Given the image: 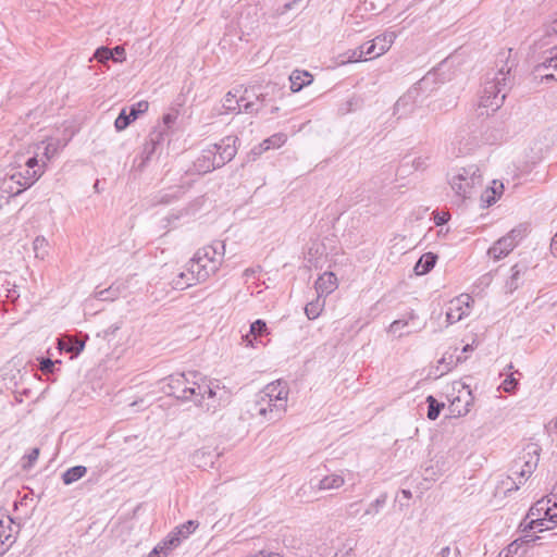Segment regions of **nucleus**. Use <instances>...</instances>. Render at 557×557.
Returning a JSON list of instances; mask_svg holds the SVG:
<instances>
[{
    "instance_id": "nucleus-1",
    "label": "nucleus",
    "mask_w": 557,
    "mask_h": 557,
    "mask_svg": "<svg viewBox=\"0 0 557 557\" xmlns=\"http://www.w3.org/2000/svg\"><path fill=\"white\" fill-rule=\"evenodd\" d=\"M224 255L225 245L223 242H215L199 248L186 263L185 271H182L173 281L175 288L185 289L207 281L219 271Z\"/></svg>"
},
{
    "instance_id": "nucleus-2",
    "label": "nucleus",
    "mask_w": 557,
    "mask_h": 557,
    "mask_svg": "<svg viewBox=\"0 0 557 557\" xmlns=\"http://www.w3.org/2000/svg\"><path fill=\"white\" fill-rule=\"evenodd\" d=\"M289 388L285 381L276 380L269 383L257 394L253 403V414L263 422L281 420L287 410Z\"/></svg>"
},
{
    "instance_id": "nucleus-3",
    "label": "nucleus",
    "mask_w": 557,
    "mask_h": 557,
    "mask_svg": "<svg viewBox=\"0 0 557 557\" xmlns=\"http://www.w3.org/2000/svg\"><path fill=\"white\" fill-rule=\"evenodd\" d=\"M502 54L505 55V53ZM504 58L506 60V64L495 73L491 81L485 83L482 95L480 96L479 108L485 109L486 115L494 113L503 106L506 92L511 83L509 74L513 63L508 65V57ZM480 114L483 115L484 112H481Z\"/></svg>"
},
{
    "instance_id": "nucleus-4",
    "label": "nucleus",
    "mask_w": 557,
    "mask_h": 557,
    "mask_svg": "<svg viewBox=\"0 0 557 557\" xmlns=\"http://www.w3.org/2000/svg\"><path fill=\"white\" fill-rule=\"evenodd\" d=\"M557 524V500L542 498L537 500L527 513L520 527L523 532H543Z\"/></svg>"
},
{
    "instance_id": "nucleus-5",
    "label": "nucleus",
    "mask_w": 557,
    "mask_h": 557,
    "mask_svg": "<svg viewBox=\"0 0 557 557\" xmlns=\"http://www.w3.org/2000/svg\"><path fill=\"white\" fill-rule=\"evenodd\" d=\"M193 383L196 385L193 401L206 411L215 412L228 403V393L224 387H220L218 381L201 379L200 382Z\"/></svg>"
},
{
    "instance_id": "nucleus-6",
    "label": "nucleus",
    "mask_w": 557,
    "mask_h": 557,
    "mask_svg": "<svg viewBox=\"0 0 557 557\" xmlns=\"http://www.w3.org/2000/svg\"><path fill=\"white\" fill-rule=\"evenodd\" d=\"M449 185L461 200L470 198L482 185L480 168L474 163L456 168L450 174Z\"/></svg>"
},
{
    "instance_id": "nucleus-7",
    "label": "nucleus",
    "mask_w": 557,
    "mask_h": 557,
    "mask_svg": "<svg viewBox=\"0 0 557 557\" xmlns=\"http://www.w3.org/2000/svg\"><path fill=\"white\" fill-rule=\"evenodd\" d=\"M197 373H174L164 379L166 384L162 387L168 395L175 396L181 400H193L195 396Z\"/></svg>"
},
{
    "instance_id": "nucleus-8",
    "label": "nucleus",
    "mask_w": 557,
    "mask_h": 557,
    "mask_svg": "<svg viewBox=\"0 0 557 557\" xmlns=\"http://www.w3.org/2000/svg\"><path fill=\"white\" fill-rule=\"evenodd\" d=\"M248 89H245L243 95H239V89L228 91L223 100V109L226 113H239L242 111L253 114L258 113L260 107L257 102L261 101L262 95H256V101L250 100Z\"/></svg>"
},
{
    "instance_id": "nucleus-9",
    "label": "nucleus",
    "mask_w": 557,
    "mask_h": 557,
    "mask_svg": "<svg viewBox=\"0 0 557 557\" xmlns=\"http://www.w3.org/2000/svg\"><path fill=\"white\" fill-rule=\"evenodd\" d=\"M525 234L527 226L519 225L512 228L508 234L494 243V245L487 251L488 256L495 261L507 257L519 244V242L525 236Z\"/></svg>"
},
{
    "instance_id": "nucleus-10",
    "label": "nucleus",
    "mask_w": 557,
    "mask_h": 557,
    "mask_svg": "<svg viewBox=\"0 0 557 557\" xmlns=\"http://www.w3.org/2000/svg\"><path fill=\"white\" fill-rule=\"evenodd\" d=\"M472 302L473 299L468 294H461L458 297L451 299L448 304L446 312L447 322L453 324L468 315L470 313Z\"/></svg>"
},
{
    "instance_id": "nucleus-11",
    "label": "nucleus",
    "mask_w": 557,
    "mask_h": 557,
    "mask_svg": "<svg viewBox=\"0 0 557 557\" xmlns=\"http://www.w3.org/2000/svg\"><path fill=\"white\" fill-rule=\"evenodd\" d=\"M236 141L237 137L226 136L220 143L211 145L218 166H223L236 156Z\"/></svg>"
},
{
    "instance_id": "nucleus-12",
    "label": "nucleus",
    "mask_w": 557,
    "mask_h": 557,
    "mask_svg": "<svg viewBox=\"0 0 557 557\" xmlns=\"http://www.w3.org/2000/svg\"><path fill=\"white\" fill-rule=\"evenodd\" d=\"M397 35L394 32H386L376 36L373 40L364 44L366 54L372 58H377L387 52L394 44Z\"/></svg>"
},
{
    "instance_id": "nucleus-13",
    "label": "nucleus",
    "mask_w": 557,
    "mask_h": 557,
    "mask_svg": "<svg viewBox=\"0 0 557 557\" xmlns=\"http://www.w3.org/2000/svg\"><path fill=\"white\" fill-rule=\"evenodd\" d=\"M522 459L523 465L521 466V469L515 472V474L518 475L519 484L527 480L536 469L540 459L539 447L534 444L528 445Z\"/></svg>"
},
{
    "instance_id": "nucleus-14",
    "label": "nucleus",
    "mask_w": 557,
    "mask_h": 557,
    "mask_svg": "<svg viewBox=\"0 0 557 557\" xmlns=\"http://www.w3.org/2000/svg\"><path fill=\"white\" fill-rule=\"evenodd\" d=\"M338 287L337 277L333 272H324L315 283L314 288L319 298H324L332 294Z\"/></svg>"
},
{
    "instance_id": "nucleus-15",
    "label": "nucleus",
    "mask_w": 557,
    "mask_h": 557,
    "mask_svg": "<svg viewBox=\"0 0 557 557\" xmlns=\"http://www.w3.org/2000/svg\"><path fill=\"white\" fill-rule=\"evenodd\" d=\"M258 14L255 8H249L246 13H243L238 20V26L242 32L240 39L245 36H250L258 27Z\"/></svg>"
},
{
    "instance_id": "nucleus-16",
    "label": "nucleus",
    "mask_w": 557,
    "mask_h": 557,
    "mask_svg": "<svg viewBox=\"0 0 557 557\" xmlns=\"http://www.w3.org/2000/svg\"><path fill=\"white\" fill-rule=\"evenodd\" d=\"M458 348H455L453 351H446L443 357L437 361V366L435 367V376L441 377L444 374L448 373L457 363L462 362L460 356H455Z\"/></svg>"
},
{
    "instance_id": "nucleus-17",
    "label": "nucleus",
    "mask_w": 557,
    "mask_h": 557,
    "mask_svg": "<svg viewBox=\"0 0 557 557\" xmlns=\"http://www.w3.org/2000/svg\"><path fill=\"white\" fill-rule=\"evenodd\" d=\"M219 168L220 166L216 164L215 154L212 151L211 146L203 149L201 154L195 161V169L199 173H208Z\"/></svg>"
},
{
    "instance_id": "nucleus-18",
    "label": "nucleus",
    "mask_w": 557,
    "mask_h": 557,
    "mask_svg": "<svg viewBox=\"0 0 557 557\" xmlns=\"http://www.w3.org/2000/svg\"><path fill=\"white\" fill-rule=\"evenodd\" d=\"M42 174L44 171H30L25 169L24 171L13 173V176L15 177L16 185L26 189L33 186Z\"/></svg>"
},
{
    "instance_id": "nucleus-19",
    "label": "nucleus",
    "mask_w": 557,
    "mask_h": 557,
    "mask_svg": "<svg viewBox=\"0 0 557 557\" xmlns=\"http://www.w3.org/2000/svg\"><path fill=\"white\" fill-rule=\"evenodd\" d=\"M504 191V184L499 181H493L492 186L487 187L481 195V201L485 207H490L497 201Z\"/></svg>"
},
{
    "instance_id": "nucleus-20",
    "label": "nucleus",
    "mask_w": 557,
    "mask_h": 557,
    "mask_svg": "<svg viewBox=\"0 0 557 557\" xmlns=\"http://www.w3.org/2000/svg\"><path fill=\"white\" fill-rule=\"evenodd\" d=\"M289 81L292 91L297 92L312 82V75L307 71L295 70L292 72Z\"/></svg>"
},
{
    "instance_id": "nucleus-21",
    "label": "nucleus",
    "mask_w": 557,
    "mask_h": 557,
    "mask_svg": "<svg viewBox=\"0 0 557 557\" xmlns=\"http://www.w3.org/2000/svg\"><path fill=\"white\" fill-rule=\"evenodd\" d=\"M344 484H345V479L343 475H341L338 473H332V474L325 475L318 482L317 490L318 491L337 490V488L342 487Z\"/></svg>"
},
{
    "instance_id": "nucleus-22",
    "label": "nucleus",
    "mask_w": 557,
    "mask_h": 557,
    "mask_svg": "<svg viewBox=\"0 0 557 557\" xmlns=\"http://www.w3.org/2000/svg\"><path fill=\"white\" fill-rule=\"evenodd\" d=\"M11 523V519H8L7 525L2 520H0V555L5 553L8 548L14 543Z\"/></svg>"
},
{
    "instance_id": "nucleus-23",
    "label": "nucleus",
    "mask_w": 557,
    "mask_h": 557,
    "mask_svg": "<svg viewBox=\"0 0 557 557\" xmlns=\"http://www.w3.org/2000/svg\"><path fill=\"white\" fill-rule=\"evenodd\" d=\"M437 256L433 252H426L420 257L414 265V273L417 275H424L429 273L435 265Z\"/></svg>"
},
{
    "instance_id": "nucleus-24",
    "label": "nucleus",
    "mask_w": 557,
    "mask_h": 557,
    "mask_svg": "<svg viewBox=\"0 0 557 557\" xmlns=\"http://www.w3.org/2000/svg\"><path fill=\"white\" fill-rule=\"evenodd\" d=\"M287 140V136L283 133H277L272 135L271 137L264 139L259 148L258 151L256 149L252 150V153L256 156H259L262 151L269 150L270 148H280L285 144Z\"/></svg>"
},
{
    "instance_id": "nucleus-25",
    "label": "nucleus",
    "mask_w": 557,
    "mask_h": 557,
    "mask_svg": "<svg viewBox=\"0 0 557 557\" xmlns=\"http://www.w3.org/2000/svg\"><path fill=\"white\" fill-rule=\"evenodd\" d=\"M537 537H533L529 534H525L523 539L515 540L510 543L507 548L504 550V557H515L519 555V550L522 549V553L525 552L523 548L524 544L534 543Z\"/></svg>"
},
{
    "instance_id": "nucleus-26",
    "label": "nucleus",
    "mask_w": 557,
    "mask_h": 557,
    "mask_svg": "<svg viewBox=\"0 0 557 557\" xmlns=\"http://www.w3.org/2000/svg\"><path fill=\"white\" fill-rule=\"evenodd\" d=\"M528 267L524 264H515L511 268V276L506 282V288L508 292L512 293L519 287V280L522 274L525 273Z\"/></svg>"
},
{
    "instance_id": "nucleus-27",
    "label": "nucleus",
    "mask_w": 557,
    "mask_h": 557,
    "mask_svg": "<svg viewBox=\"0 0 557 557\" xmlns=\"http://www.w3.org/2000/svg\"><path fill=\"white\" fill-rule=\"evenodd\" d=\"M324 306H325L324 298H319V296L317 295V298L314 300L310 301L309 304H307L305 307V313H306L307 318L309 320L317 319L323 311Z\"/></svg>"
},
{
    "instance_id": "nucleus-28",
    "label": "nucleus",
    "mask_w": 557,
    "mask_h": 557,
    "mask_svg": "<svg viewBox=\"0 0 557 557\" xmlns=\"http://www.w3.org/2000/svg\"><path fill=\"white\" fill-rule=\"evenodd\" d=\"M86 472L87 468L84 466L72 467L62 474L63 483L70 485L82 479L86 474Z\"/></svg>"
},
{
    "instance_id": "nucleus-29",
    "label": "nucleus",
    "mask_w": 557,
    "mask_h": 557,
    "mask_svg": "<svg viewBox=\"0 0 557 557\" xmlns=\"http://www.w3.org/2000/svg\"><path fill=\"white\" fill-rule=\"evenodd\" d=\"M160 134L150 135V138L144 145L141 162L139 163V169H143L146 163L150 160L151 156L156 150V146L158 144Z\"/></svg>"
},
{
    "instance_id": "nucleus-30",
    "label": "nucleus",
    "mask_w": 557,
    "mask_h": 557,
    "mask_svg": "<svg viewBox=\"0 0 557 557\" xmlns=\"http://www.w3.org/2000/svg\"><path fill=\"white\" fill-rule=\"evenodd\" d=\"M554 54L548 58L545 62L539 65V70L546 69L552 70V73H546L543 75L545 79H557V49H554Z\"/></svg>"
},
{
    "instance_id": "nucleus-31",
    "label": "nucleus",
    "mask_w": 557,
    "mask_h": 557,
    "mask_svg": "<svg viewBox=\"0 0 557 557\" xmlns=\"http://www.w3.org/2000/svg\"><path fill=\"white\" fill-rule=\"evenodd\" d=\"M0 189L4 193L10 194L11 196L20 195L24 189L16 185L15 177L12 175L4 177L1 181Z\"/></svg>"
},
{
    "instance_id": "nucleus-32",
    "label": "nucleus",
    "mask_w": 557,
    "mask_h": 557,
    "mask_svg": "<svg viewBox=\"0 0 557 557\" xmlns=\"http://www.w3.org/2000/svg\"><path fill=\"white\" fill-rule=\"evenodd\" d=\"M429 404L428 408V418L430 420H435L440 416L441 409L444 407V404L438 403L433 396H429L426 398Z\"/></svg>"
},
{
    "instance_id": "nucleus-33",
    "label": "nucleus",
    "mask_w": 557,
    "mask_h": 557,
    "mask_svg": "<svg viewBox=\"0 0 557 557\" xmlns=\"http://www.w3.org/2000/svg\"><path fill=\"white\" fill-rule=\"evenodd\" d=\"M386 500H387L386 494H382L381 496H379L374 502H372L369 505V507L364 511V515L366 516L377 515L381 511V509L385 506Z\"/></svg>"
},
{
    "instance_id": "nucleus-34",
    "label": "nucleus",
    "mask_w": 557,
    "mask_h": 557,
    "mask_svg": "<svg viewBox=\"0 0 557 557\" xmlns=\"http://www.w3.org/2000/svg\"><path fill=\"white\" fill-rule=\"evenodd\" d=\"M199 523L195 520H188L187 522L178 525L175 531L177 534H180L183 539H186L189 534H191L197 528Z\"/></svg>"
},
{
    "instance_id": "nucleus-35",
    "label": "nucleus",
    "mask_w": 557,
    "mask_h": 557,
    "mask_svg": "<svg viewBox=\"0 0 557 557\" xmlns=\"http://www.w3.org/2000/svg\"><path fill=\"white\" fill-rule=\"evenodd\" d=\"M346 54L348 55L347 60H343L342 64H345V63H348V62H359V61L362 60L363 55H367L366 54V47L364 46H360L357 49L349 50Z\"/></svg>"
},
{
    "instance_id": "nucleus-36",
    "label": "nucleus",
    "mask_w": 557,
    "mask_h": 557,
    "mask_svg": "<svg viewBox=\"0 0 557 557\" xmlns=\"http://www.w3.org/2000/svg\"><path fill=\"white\" fill-rule=\"evenodd\" d=\"M48 246V243L46 240L45 237L42 236H37L34 242H33V248H34V251L36 253V257L37 258H41L44 259L45 257V253H46V247Z\"/></svg>"
},
{
    "instance_id": "nucleus-37",
    "label": "nucleus",
    "mask_w": 557,
    "mask_h": 557,
    "mask_svg": "<svg viewBox=\"0 0 557 557\" xmlns=\"http://www.w3.org/2000/svg\"><path fill=\"white\" fill-rule=\"evenodd\" d=\"M148 108L149 103L145 100H141L129 108L128 114L131 119L135 121L138 117V115L145 113L148 110Z\"/></svg>"
},
{
    "instance_id": "nucleus-38",
    "label": "nucleus",
    "mask_w": 557,
    "mask_h": 557,
    "mask_svg": "<svg viewBox=\"0 0 557 557\" xmlns=\"http://www.w3.org/2000/svg\"><path fill=\"white\" fill-rule=\"evenodd\" d=\"M134 120L131 119L129 114L126 112V110H122V112L119 114V116L116 117L115 122H114V126L117 131H123L125 129L129 124L131 122H133Z\"/></svg>"
},
{
    "instance_id": "nucleus-39",
    "label": "nucleus",
    "mask_w": 557,
    "mask_h": 557,
    "mask_svg": "<svg viewBox=\"0 0 557 557\" xmlns=\"http://www.w3.org/2000/svg\"><path fill=\"white\" fill-rule=\"evenodd\" d=\"M95 59L101 63H106L109 60H113V51L107 47H100L94 54Z\"/></svg>"
},
{
    "instance_id": "nucleus-40",
    "label": "nucleus",
    "mask_w": 557,
    "mask_h": 557,
    "mask_svg": "<svg viewBox=\"0 0 557 557\" xmlns=\"http://www.w3.org/2000/svg\"><path fill=\"white\" fill-rule=\"evenodd\" d=\"M429 156H418L412 159L411 165L416 171H424L429 165Z\"/></svg>"
},
{
    "instance_id": "nucleus-41",
    "label": "nucleus",
    "mask_w": 557,
    "mask_h": 557,
    "mask_svg": "<svg viewBox=\"0 0 557 557\" xmlns=\"http://www.w3.org/2000/svg\"><path fill=\"white\" fill-rule=\"evenodd\" d=\"M267 331V324L263 320H256L250 325V335H252L255 338L258 336H261Z\"/></svg>"
},
{
    "instance_id": "nucleus-42",
    "label": "nucleus",
    "mask_w": 557,
    "mask_h": 557,
    "mask_svg": "<svg viewBox=\"0 0 557 557\" xmlns=\"http://www.w3.org/2000/svg\"><path fill=\"white\" fill-rule=\"evenodd\" d=\"M181 537L182 536L177 534L176 531H174L164 539V545H168V547H172V549H174L180 545Z\"/></svg>"
},
{
    "instance_id": "nucleus-43",
    "label": "nucleus",
    "mask_w": 557,
    "mask_h": 557,
    "mask_svg": "<svg viewBox=\"0 0 557 557\" xmlns=\"http://www.w3.org/2000/svg\"><path fill=\"white\" fill-rule=\"evenodd\" d=\"M408 324L407 321H404V320H396L394 321L389 327H388V332L389 333H393V334H397L398 333V336H401L403 334L400 333V330L404 329L406 325Z\"/></svg>"
},
{
    "instance_id": "nucleus-44",
    "label": "nucleus",
    "mask_w": 557,
    "mask_h": 557,
    "mask_svg": "<svg viewBox=\"0 0 557 557\" xmlns=\"http://www.w3.org/2000/svg\"><path fill=\"white\" fill-rule=\"evenodd\" d=\"M545 35H557V12L554 14L553 20L545 26Z\"/></svg>"
},
{
    "instance_id": "nucleus-45",
    "label": "nucleus",
    "mask_w": 557,
    "mask_h": 557,
    "mask_svg": "<svg viewBox=\"0 0 557 557\" xmlns=\"http://www.w3.org/2000/svg\"><path fill=\"white\" fill-rule=\"evenodd\" d=\"M113 61L114 62H123L125 60V49L122 46H116L113 49Z\"/></svg>"
},
{
    "instance_id": "nucleus-46",
    "label": "nucleus",
    "mask_w": 557,
    "mask_h": 557,
    "mask_svg": "<svg viewBox=\"0 0 557 557\" xmlns=\"http://www.w3.org/2000/svg\"><path fill=\"white\" fill-rule=\"evenodd\" d=\"M58 151V143L49 141L45 147V156L50 160Z\"/></svg>"
},
{
    "instance_id": "nucleus-47",
    "label": "nucleus",
    "mask_w": 557,
    "mask_h": 557,
    "mask_svg": "<svg viewBox=\"0 0 557 557\" xmlns=\"http://www.w3.org/2000/svg\"><path fill=\"white\" fill-rule=\"evenodd\" d=\"M54 364L55 362L52 361L51 359L49 358H44L41 361H40V370L44 372V373H50L53 371V368H54Z\"/></svg>"
},
{
    "instance_id": "nucleus-48",
    "label": "nucleus",
    "mask_w": 557,
    "mask_h": 557,
    "mask_svg": "<svg viewBox=\"0 0 557 557\" xmlns=\"http://www.w3.org/2000/svg\"><path fill=\"white\" fill-rule=\"evenodd\" d=\"M518 384L517 380L512 376V375H509L504 382H503V387H504V391L505 392H512L516 387V385Z\"/></svg>"
},
{
    "instance_id": "nucleus-49",
    "label": "nucleus",
    "mask_w": 557,
    "mask_h": 557,
    "mask_svg": "<svg viewBox=\"0 0 557 557\" xmlns=\"http://www.w3.org/2000/svg\"><path fill=\"white\" fill-rule=\"evenodd\" d=\"M177 116H178V112L177 111H172V112H169L166 114H164L163 116V123L168 126V127H171L175 121L177 120Z\"/></svg>"
},
{
    "instance_id": "nucleus-50",
    "label": "nucleus",
    "mask_w": 557,
    "mask_h": 557,
    "mask_svg": "<svg viewBox=\"0 0 557 557\" xmlns=\"http://www.w3.org/2000/svg\"><path fill=\"white\" fill-rule=\"evenodd\" d=\"M26 170H30V171H44L39 165H38V160L36 157H32L29 158L27 161H26Z\"/></svg>"
},
{
    "instance_id": "nucleus-51",
    "label": "nucleus",
    "mask_w": 557,
    "mask_h": 557,
    "mask_svg": "<svg viewBox=\"0 0 557 557\" xmlns=\"http://www.w3.org/2000/svg\"><path fill=\"white\" fill-rule=\"evenodd\" d=\"M409 104V98L408 97H401L397 100V102L395 103V107H394V110H395V113H398L400 112L401 108L403 107H406Z\"/></svg>"
},
{
    "instance_id": "nucleus-52",
    "label": "nucleus",
    "mask_w": 557,
    "mask_h": 557,
    "mask_svg": "<svg viewBox=\"0 0 557 557\" xmlns=\"http://www.w3.org/2000/svg\"><path fill=\"white\" fill-rule=\"evenodd\" d=\"M447 220H448V216H447V214H446V213H443V214H441V215H440V214H437V215H435V218H434V221H435V224H436V225H443V224H445V223L447 222Z\"/></svg>"
},
{
    "instance_id": "nucleus-53",
    "label": "nucleus",
    "mask_w": 557,
    "mask_h": 557,
    "mask_svg": "<svg viewBox=\"0 0 557 557\" xmlns=\"http://www.w3.org/2000/svg\"><path fill=\"white\" fill-rule=\"evenodd\" d=\"M161 548H162V547H154V548L150 552V554L148 555V557H166L164 552H163V554L161 553Z\"/></svg>"
},
{
    "instance_id": "nucleus-54",
    "label": "nucleus",
    "mask_w": 557,
    "mask_h": 557,
    "mask_svg": "<svg viewBox=\"0 0 557 557\" xmlns=\"http://www.w3.org/2000/svg\"><path fill=\"white\" fill-rule=\"evenodd\" d=\"M550 251L554 256H557V233L554 235L550 242Z\"/></svg>"
},
{
    "instance_id": "nucleus-55",
    "label": "nucleus",
    "mask_w": 557,
    "mask_h": 557,
    "mask_svg": "<svg viewBox=\"0 0 557 557\" xmlns=\"http://www.w3.org/2000/svg\"><path fill=\"white\" fill-rule=\"evenodd\" d=\"M38 456H39V449L38 448H34L30 451V454L28 455L29 462H33V461L37 460Z\"/></svg>"
},
{
    "instance_id": "nucleus-56",
    "label": "nucleus",
    "mask_w": 557,
    "mask_h": 557,
    "mask_svg": "<svg viewBox=\"0 0 557 557\" xmlns=\"http://www.w3.org/2000/svg\"><path fill=\"white\" fill-rule=\"evenodd\" d=\"M156 547H162L161 553H165V556L168 557L169 553L172 550V547H168V545H164V540L160 542Z\"/></svg>"
},
{
    "instance_id": "nucleus-57",
    "label": "nucleus",
    "mask_w": 557,
    "mask_h": 557,
    "mask_svg": "<svg viewBox=\"0 0 557 557\" xmlns=\"http://www.w3.org/2000/svg\"><path fill=\"white\" fill-rule=\"evenodd\" d=\"M451 555V549L449 546H446L442 548L441 553L438 554V557H449Z\"/></svg>"
},
{
    "instance_id": "nucleus-58",
    "label": "nucleus",
    "mask_w": 557,
    "mask_h": 557,
    "mask_svg": "<svg viewBox=\"0 0 557 557\" xmlns=\"http://www.w3.org/2000/svg\"><path fill=\"white\" fill-rule=\"evenodd\" d=\"M110 292H111V287H110V288H108V289L101 290V292L99 293L100 298H101V299H103V300L108 299V297L106 296V294H109Z\"/></svg>"
},
{
    "instance_id": "nucleus-59",
    "label": "nucleus",
    "mask_w": 557,
    "mask_h": 557,
    "mask_svg": "<svg viewBox=\"0 0 557 557\" xmlns=\"http://www.w3.org/2000/svg\"><path fill=\"white\" fill-rule=\"evenodd\" d=\"M403 495L406 497V498H410L411 497V492L408 491V490H403Z\"/></svg>"
},
{
    "instance_id": "nucleus-60",
    "label": "nucleus",
    "mask_w": 557,
    "mask_h": 557,
    "mask_svg": "<svg viewBox=\"0 0 557 557\" xmlns=\"http://www.w3.org/2000/svg\"><path fill=\"white\" fill-rule=\"evenodd\" d=\"M244 341L247 342V345H252V342L250 339V335L249 334L244 336Z\"/></svg>"
},
{
    "instance_id": "nucleus-61",
    "label": "nucleus",
    "mask_w": 557,
    "mask_h": 557,
    "mask_svg": "<svg viewBox=\"0 0 557 557\" xmlns=\"http://www.w3.org/2000/svg\"><path fill=\"white\" fill-rule=\"evenodd\" d=\"M472 350V346L471 345H466L462 349L463 352H467V351H470Z\"/></svg>"
},
{
    "instance_id": "nucleus-62",
    "label": "nucleus",
    "mask_w": 557,
    "mask_h": 557,
    "mask_svg": "<svg viewBox=\"0 0 557 557\" xmlns=\"http://www.w3.org/2000/svg\"><path fill=\"white\" fill-rule=\"evenodd\" d=\"M292 5L293 3L292 2H288L284 5V11H287V10H290L292 9Z\"/></svg>"
},
{
    "instance_id": "nucleus-63",
    "label": "nucleus",
    "mask_w": 557,
    "mask_h": 557,
    "mask_svg": "<svg viewBox=\"0 0 557 557\" xmlns=\"http://www.w3.org/2000/svg\"><path fill=\"white\" fill-rule=\"evenodd\" d=\"M347 555H348V557H352V555H354L352 549H349V550L347 552Z\"/></svg>"
}]
</instances>
